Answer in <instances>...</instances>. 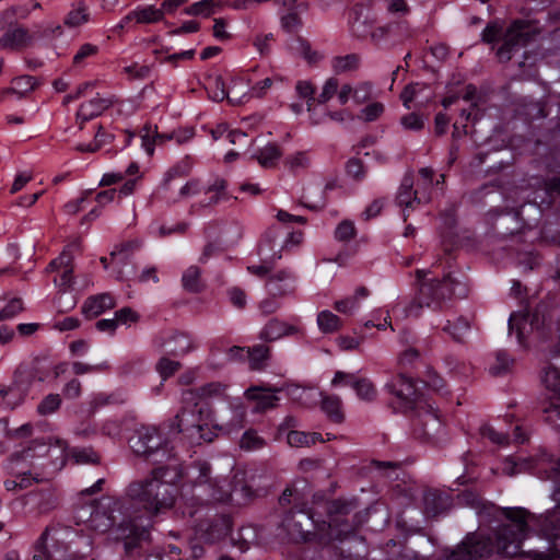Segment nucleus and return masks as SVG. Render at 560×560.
Wrapping results in <instances>:
<instances>
[{
    "mask_svg": "<svg viewBox=\"0 0 560 560\" xmlns=\"http://www.w3.org/2000/svg\"><path fill=\"white\" fill-rule=\"evenodd\" d=\"M141 243L137 240L116 245L108 257H101V264L105 269L113 265V271L117 280H130L136 275V266L131 261L132 255L140 249Z\"/></svg>",
    "mask_w": 560,
    "mask_h": 560,
    "instance_id": "9b49d317",
    "label": "nucleus"
},
{
    "mask_svg": "<svg viewBox=\"0 0 560 560\" xmlns=\"http://www.w3.org/2000/svg\"><path fill=\"white\" fill-rule=\"evenodd\" d=\"M231 493L225 502L236 501L237 504H246L255 497V491L244 480V474H235L231 487L226 483Z\"/></svg>",
    "mask_w": 560,
    "mask_h": 560,
    "instance_id": "bb28decb",
    "label": "nucleus"
},
{
    "mask_svg": "<svg viewBox=\"0 0 560 560\" xmlns=\"http://www.w3.org/2000/svg\"><path fill=\"white\" fill-rule=\"evenodd\" d=\"M529 521L537 529L540 537L555 545V548L548 552L529 551V553L533 555L534 560H550L555 557H560V552L556 547V541L560 538V511L551 509L538 516H530Z\"/></svg>",
    "mask_w": 560,
    "mask_h": 560,
    "instance_id": "9d476101",
    "label": "nucleus"
},
{
    "mask_svg": "<svg viewBox=\"0 0 560 560\" xmlns=\"http://www.w3.org/2000/svg\"><path fill=\"white\" fill-rule=\"evenodd\" d=\"M231 528V517L225 514H220L199 522L196 527V533L200 539L212 544L226 537Z\"/></svg>",
    "mask_w": 560,
    "mask_h": 560,
    "instance_id": "f3484780",
    "label": "nucleus"
},
{
    "mask_svg": "<svg viewBox=\"0 0 560 560\" xmlns=\"http://www.w3.org/2000/svg\"><path fill=\"white\" fill-rule=\"evenodd\" d=\"M422 410L423 413H419L413 423V435L422 442L438 443L444 432V425L431 405L427 402Z\"/></svg>",
    "mask_w": 560,
    "mask_h": 560,
    "instance_id": "4468645a",
    "label": "nucleus"
},
{
    "mask_svg": "<svg viewBox=\"0 0 560 560\" xmlns=\"http://www.w3.org/2000/svg\"><path fill=\"white\" fill-rule=\"evenodd\" d=\"M282 155L281 149L276 143H268L264 148L259 149L254 158L257 160L260 166L265 168H272L278 164Z\"/></svg>",
    "mask_w": 560,
    "mask_h": 560,
    "instance_id": "2f4dec72",
    "label": "nucleus"
},
{
    "mask_svg": "<svg viewBox=\"0 0 560 560\" xmlns=\"http://www.w3.org/2000/svg\"><path fill=\"white\" fill-rule=\"evenodd\" d=\"M396 201L399 207H405L404 209V220H407L406 209L413 208L415 203H420V199L418 197V192L413 190V178L412 176H405L399 186Z\"/></svg>",
    "mask_w": 560,
    "mask_h": 560,
    "instance_id": "c85d7f7f",
    "label": "nucleus"
},
{
    "mask_svg": "<svg viewBox=\"0 0 560 560\" xmlns=\"http://www.w3.org/2000/svg\"><path fill=\"white\" fill-rule=\"evenodd\" d=\"M221 3L217 0H201L192 3L191 5L184 9V13L192 16H205L208 18L215 12L217 8H220Z\"/></svg>",
    "mask_w": 560,
    "mask_h": 560,
    "instance_id": "58836bf2",
    "label": "nucleus"
},
{
    "mask_svg": "<svg viewBox=\"0 0 560 560\" xmlns=\"http://www.w3.org/2000/svg\"><path fill=\"white\" fill-rule=\"evenodd\" d=\"M179 476L177 466L159 468L151 479L131 482L125 495L107 498L96 506H82L77 524L83 522L97 533L112 529L114 539L122 541L126 556L140 555L142 544L150 536L149 521L143 518L142 512L158 514L173 508L177 497L174 482Z\"/></svg>",
    "mask_w": 560,
    "mask_h": 560,
    "instance_id": "f257e3e1",
    "label": "nucleus"
},
{
    "mask_svg": "<svg viewBox=\"0 0 560 560\" xmlns=\"http://www.w3.org/2000/svg\"><path fill=\"white\" fill-rule=\"evenodd\" d=\"M130 447L137 455H141L145 457L147 460L158 465L144 480L151 479L153 471L159 468L177 466L180 472V476L174 482V486L177 487V482L184 476L183 466L176 457L173 447H170L168 443L163 439L155 427L142 425L137 429L130 439ZM176 489L178 490V488Z\"/></svg>",
    "mask_w": 560,
    "mask_h": 560,
    "instance_id": "39448f33",
    "label": "nucleus"
},
{
    "mask_svg": "<svg viewBox=\"0 0 560 560\" xmlns=\"http://www.w3.org/2000/svg\"><path fill=\"white\" fill-rule=\"evenodd\" d=\"M502 515L511 523L498 529L495 549L505 557H514L523 552L522 542L528 535L530 513L523 508H504Z\"/></svg>",
    "mask_w": 560,
    "mask_h": 560,
    "instance_id": "423d86ee",
    "label": "nucleus"
},
{
    "mask_svg": "<svg viewBox=\"0 0 560 560\" xmlns=\"http://www.w3.org/2000/svg\"><path fill=\"white\" fill-rule=\"evenodd\" d=\"M192 469L197 471L192 481V498L198 501V504L226 501L231 494L226 489V480L212 477L211 465L207 460H196Z\"/></svg>",
    "mask_w": 560,
    "mask_h": 560,
    "instance_id": "6e6552de",
    "label": "nucleus"
},
{
    "mask_svg": "<svg viewBox=\"0 0 560 560\" xmlns=\"http://www.w3.org/2000/svg\"><path fill=\"white\" fill-rule=\"evenodd\" d=\"M23 301L20 298L11 299L5 306L0 311V320H9L14 318L21 312H23Z\"/></svg>",
    "mask_w": 560,
    "mask_h": 560,
    "instance_id": "13d9d810",
    "label": "nucleus"
},
{
    "mask_svg": "<svg viewBox=\"0 0 560 560\" xmlns=\"http://www.w3.org/2000/svg\"><path fill=\"white\" fill-rule=\"evenodd\" d=\"M229 404L233 408V418L226 423V430H240L243 428L246 415L245 408L242 406L241 401H229Z\"/></svg>",
    "mask_w": 560,
    "mask_h": 560,
    "instance_id": "6e6d98bb",
    "label": "nucleus"
},
{
    "mask_svg": "<svg viewBox=\"0 0 560 560\" xmlns=\"http://www.w3.org/2000/svg\"><path fill=\"white\" fill-rule=\"evenodd\" d=\"M72 457L78 464H98L100 456L91 447H75L72 450Z\"/></svg>",
    "mask_w": 560,
    "mask_h": 560,
    "instance_id": "603ef678",
    "label": "nucleus"
},
{
    "mask_svg": "<svg viewBox=\"0 0 560 560\" xmlns=\"http://www.w3.org/2000/svg\"><path fill=\"white\" fill-rule=\"evenodd\" d=\"M90 19L89 7L85 1L79 0L72 3L71 10L63 20V24L68 27H78L86 23Z\"/></svg>",
    "mask_w": 560,
    "mask_h": 560,
    "instance_id": "7c9ffc66",
    "label": "nucleus"
},
{
    "mask_svg": "<svg viewBox=\"0 0 560 560\" xmlns=\"http://www.w3.org/2000/svg\"><path fill=\"white\" fill-rule=\"evenodd\" d=\"M295 91L298 95L302 98H306L307 101V110L311 113V120L314 125H318L323 122V118L316 117L314 103H315V89L308 81H298L295 85Z\"/></svg>",
    "mask_w": 560,
    "mask_h": 560,
    "instance_id": "f704fd0d",
    "label": "nucleus"
},
{
    "mask_svg": "<svg viewBox=\"0 0 560 560\" xmlns=\"http://www.w3.org/2000/svg\"><path fill=\"white\" fill-rule=\"evenodd\" d=\"M470 329V323L466 317H458L454 324L447 322V325L443 328L444 331L448 332L452 338L462 342L464 339V335Z\"/></svg>",
    "mask_w": 560,
    "mask_h": 560,
    "instance_id": "49530a36",
    "label": "nucleus"
},
{
    "mask_svg": "<svg viewBox=\"0 0 560 560\" xmlns=\"http://www.w3.org/2000/svg\"><path fill=\"white\" fill-rule=\"evenodd\" d=\"M480 434L482 438L490 440L497 445L504 446L509 444V435L503 432H498L491 425H482L480 429Z\"/></svg>",
    "mask_w": 560,
    "mask_h": 560,
    "instance_id": "e2e57ef3",
    "label": "nucleus"
},
{
    "mask_svg": "<svg viewBox=\"0 0 560 560\" xmlns=\"http://www.w3.org/2000/svg\"><path fill=\"white\" fill-rule=\"evenodd\" d=\"M346 172L357 182H361L365 177V166L362 160L358 158H351L346 163Z\"/></svg>",
    "mask_w": 560,
    "mask_h": 560,
    "instance_id": "680f3d73",
    "label": "nucleus"
},
{
    "mask_svg": "<svg viewBox=\"0 0 560 560\" xmlns=\"http://www.w3.org/2000/svg\"><path fill=\"white\" fill-rule=\"evenodd\" d=\"M279 504L282 508H287L289 505H292L290 510H298L301 508L304 502L301 500V495L295 489L287 488L281 497L279 498Z\"/></svg>",
    "mask_w": 560,
    "mask_h": 560,
    "instance_id": "bf43d9fd",
    "label": "nucleus"
},
{
    "mask_svg": "<svg viewBox=\"0 0 560 560\" xmlns=\"http://www.w3.org/2000/svg\"><path fill=\"white\" fill-rule=\"evenodd\" d=\"M450 494L436 489H429L423 495L424 512L428 516L435 517L451 508Z\"/></svg>",
    "mask_w": 560,
    "mask_h": 560,
    "instance_id": "5701e85b",
    "label": "nucleus"
},
{
    "mask_svg": "<svg viewBox=\"0 0 560 560\" xmlns=\"http://www.w3.org/2000/svg\"><path fill=\"white\" fill-rule=\"evenodd\" d=\"M355 228L351 221H342L335 230V237L340 242H349L355 236Z\"/></svg>",
    "mask_w": 560,
    "mask_h": 560,
    "instance_id": "774afa93",
    "label": "nucleus"
},
{
    "mask_svg": "<svg viewBox=\"0 0 560 560\" xmlns=\"http://www.w3.org/2000/svg\"><path fill=\"white\" fill-rule=\"evenodd\" d=\"M302 329L277 317L269 319L259 332V339L266 342H272L285 336L298 335Z\"/></svg>",
    "mask_w": 560,
    "mask_h": 560,
    "instance_id": "412c9836",
    "label": "nucleus"
},
{
    "mask_svg": "<svg viewBox=\"0 0 560 560\" xmlns=\"http://www.w3.org/2000/svg\"><path fill=\"white\" fill-rule=\"evenodd\" d=\"M154 346L163 349L173 357H183L196 349L192 336L184 331H173L170 335H160L153 340Z\"/></svg>",
    "mask_w": 560,
    "mask_h": 560,
    "instance_id": "dca6fc26",
    "label": "nucleus"
},
{
    "mask_svg": "<svg viewBox=\"0 0 560 560\" xmlns=\"http://www.w3.org/2000/svg\"><path fill=\"white\" fill-rule=\"evenodd\" d=\"M207 92L211 100L221 102L228 97L225 84L221 75H214L208 79L206 85Z\"/></svg>",
    "mask_w": 560,
    "mask_h": 560,
    "instance_id": "37998d69",
    "label": "nucleus"
},
{
    "mask_svg": "<svg viewBox=\"0 0 560 560\" xmlns=\"http://www.w3.org/2000/svg\"><path fill=\"white\" fill-rule=\"evenodd\" d=\"M354 500H326L315 494L313 505L303 504L298 510L284 513L281 527L294 542H318L327 545L342 540L360 525Z\"/></svg>",
    "mask_w": 560,
    "mask_h": 560,
    "instance_id": "f03ea898",
    "label": "nucleus"
},
{
    "mask_svg": "<svg viewBox=\"0 0 560 560\" xmlns=\"http://www.w3.org/2000/svg\"><path fill=\"white\" fill-rule=\"evenodd\" d=\"M183 288L190 293H200L205 289V283L201 279V270L197 266L188 267L182 277Z\"/></svg>",
    "mask_w": 560,
    "mask_h": 560,
    "instance_id": "72a5a7b5",
    "label": "nucleus"
},
{
    "mask_svg": "<svg viewBox=\"0 0 560 560\" xmlns=\"http://www.w3.org/2000/svg\"><path fill=\"white\" fill-rule=\"evenodd\" d=\"M542 32L537 20H514L506 30L499 22H490L481 33L485 44H495L502 39L495 56L500 62H508L521 48L535 40Z\"/></svg>",
    "mask_w": 560,
    "mask_h": 560,
    "instance_id": "7ed1b4c3",
    "label": "nucleus"
},
{
    "mask_svg": "<svg viewBox=\"0 0 560 560\" xmlns=\"http://www.w3.org/2000/svg\"><path fill=\"white\" fill-rule=\"evenodd\" d=\"M141 144L144 151L152 155L154 153L155 145H161L166 141L174 139L173 132L160 133L156 126L147 124L140 131Z\"/></svg>",
    "mask_w": 560,
    "mask_h": 560,
    "instance_id": "a878e982",
    "label": "nucleus"
},
{
    "mask_svg": "<svg viewBox=\"0 0 560 560\" xmlns=\"http://www.w3.org/2000/svg\"><path fill=\"white\" fill-rule=\"evenodd\" d=\"M427 275L423 269L416 271L418 292L405 310L407 316L418 317L423 307L442 311L454 295H465L464 289L457 293L456 290L462 284L450 275L443 279H427Z\"/></svg>",
    "mask_w": 560,
    "mask_h": 560,
    "instance_id": "20e7f679",
    "label": "nucleus"
},
{
    "mask_svg": "<svg viewBox=\"0 0 560 560\" xmlns=\"http://www.w3.org/2000/svg\"><path fill=\"white\" fill-rule=\"evenodd\" d=\"M494 545L490 538L479 534H468L454 549L444 551L445 560H479L492 553Z\"/></svg>",
    "mask_w": 560,
    "mask_h": 560,
    "instance_id": "f8f14e48",
    "label": "nucleus"
},
{
    "mask_svg": "<svg viewBox=\"0 0 560 560\" xmlns=\"http://www.w3.org/2000/svg\"><path fill=\"white\" fill-rule=\"evenodd\" d=\"M80 532L62 524L46 527L34 546L31 560H70L69 556L59 551L58 545H65L67 551Z\"/></svg>",
    "mask_w": 560,
    "mask_h": 560,
    "instance_id": "0eeeda50",
    "label": "nucleus"
},
{
    "mask_svg": "<svg viewBox=\"0 0 560 560\" xmlns=\"http://www.w3.org/2000/svg\"><path fill=\"white\" fill-rule=\"evenodd\" d=\"M35 86V78L31 75H22L13 80V86L5 90V93H16L22 97L26 92L32 91Z\"/></svg>",
    "mask_w": 560,
    "mask_h": 560,
    "instance_id": "3c124183",
    "label": "nucleus"
},
{
    "mask_svg": "<svg viewBox=\"0 0 560 560\" xmlns=\"http://www.w3.org/2000/svg\"><path fill=\"white\" fill-rule=\"evenodd\" d=\"M350 380L349 384L354 389L357 396L364 401L371 402L376 399L377 389L371 380L366 377H357L354 374L337 371L331 381L332 386H338L342 380Z\"/></svg>",
    "mask_w": 560,
    "mask_h": 560,
    "instance_id": "a211bd4d",
    "label": "nucleus"
},
{
    "mask_svg": "<svg viewBox=\"0 0 560 560\" xmlns=\"http://www.w3.org/2000/svg\"><path fill=\"white\" fill-rule=\"evenodd\" d=\"M339 82L336 78H329L322 90V93L315 98L318 104H326L338 91Z\"/></svg>",
    "mask_w": 560,
    "mask_h": 560,
    "instance_id": "338daca9",
    "label": "nucleus"
},
{
    "mask_svg": "<svg viewBox=\"0 0 560 560\" xmlns=\"http://www.w3.org/2000/svg\"><path fill=\"white\" fill-rule=\"evenodd\" d=\"M384 105L380 102H374L366 105L361 109L359 118L365 122H372L378 119L384 113Z\"/></svg>",
    "mask_w": 560,
    "mask_h": 560,
    "instance_id": "052dcab7",
    "label": "nucleus"
},
{
    "mask_svg": "<svg viewBox=\"0 0 560 560\" xmlns=\"http://www.w3.org/2000/svg\"><path fill=\"white\" fill-rule=\"evenodd\" d=\"M114 104L112 98L94 97L82 103L77 112V122L80 129H83L84 122L102 115Z\"/></svg>",
    "mask_w": 560,
    "mask_h": 560,
    "instance_id": "4be33fe9",
    "label": "nucleus"
},
{
    "mask_svg": "<svg viewBox=\"0 0 560 560\" xmlns=\"http://www.w3.org/2000/svg\"><path fill=\"white\" fill-rule=\"evenodd\" d=\"M541 381L547 389L555 395H560V371L549 364L544 369Z\"/></svg>",
    "mask_w": 560,
    "mask_h": 560,
    "instance_id": "a18cd8bd",
    "label": "nucleus"
},
{
    "mask_svg": "<svg viewBox=\"0 0 560 560\" xmlns=\"http://www.w3.org/2000/svg\"><path fill=\"white\" fill-rule=\"evenodd\" d=\"M114 306V298L109 293H101L88 298L82 305L81 312L86 318L91 319Z\"/></svg>",
    "mask_w": 560,
    "mask_h": 560,
    "instance_id": "393cba45",
    "label": "nucleus"
},
{
    "mask_svg": "<svg viewBox=\"0 0 560 560\" xmlns=\"http://www.w3.org/2000/svg\"><path fill=\"white\" fill-rule=\"evenodd\" d=\"M513 362V359H511L506 352L498 351L495 363L490 366L489 372L493 376H501L510 371Z\"/></svg>",
    "mask_w": 560,
    "mask_h": 560,
    "instance_id": "09e8293b",
    "label": "nucleus"
},
{
    "mask_svg": "<svg viewBox=\"0 0 560 560\" xmlns=\"http://www.w3.org/2000/svg\"><path fill=\"white\" fill-rule=\"evenodd\" d=\"M270 358V348L265 345H256L247 347L246 360L249 362V368L254 371H260L266 366L267 360Z\"/></svg>",
    "mask_w": 560,
    "mask_h": 560,
    "instance_id": "473e14b6",
    "label": "nucleus"
},
{
    "mask_svg": "<svg viewBox=\"0 0 560 560\" xmlns=\"http://www.w3.org/2000/svg\"><path fill=\"white\" fill-rule=\"evenodd\" d=\"M228 385L221 382H211L196 389L200 398H225Z\"/></svg>",
    "mask_w": 560,
    "mask_h": 560,
    "instance_id": "a19ab883",
    "label": "nucleus"
},
{
    "mask_svg": "<svg viewBox=\"0 0 560 560\" xmlns=\"http://www.w3.org/2000/svg\"><path fill=\"white\" fill-rule=\"evenodd\" d=\"M113 138H114L113 135L106 132L104 130L103 126L98 125L96 133L94 136V140L89 144H84V143L78 144L75 147V150L79 152L93 153V152L98 151L105 144L109 143L113 140Z\"/></svg>",
    "mask_w": 560,
    "mask_h": 560,
    "instance_id": "e433bc0d",
    "label": "nucleus"
},
{
    "mask_svg": "<svg viewBox=\"0 0 560 560\" xmlns=\"http://www.w3.org/2000/svg\"><path fill=\"white\" fill-rule=\"evenodd\" d=\"M49 452V446L43 439L33 440L28 446L21 452L11 455L12 462L25 460L33 462L35 458L45 457Z\"/></svg>",
    "mask_w": 560,
    "mask_h": 560,
    "instance_id": "c756f323",
    "label": "nucleus"
},
{
    "mask_svg": "<svg viewBox=\"0 0 560 560\" xmlns=\"http://www.w3.org/2000/svg\"><path fill=\"white\" fill-rule=\"evenodd\" d=\"M400 124L406 130L420 131L424 128V119L420 114L409 113L400 118Z\"/></svg>",
    "mask_w": 560,
    "mask_h": 560,
    "instance_id": "69168bd1",
    "label": "nucleus"
},
{
    "mask_svg": "<svg viewBox=\"0 0 560 560\" xmlns=\"http://www.w3.org/2000/svg\"><path fill=\"white\" fill-rule=\"evenodd\" d=\"M375 0H369L366 3H357L350 12L351 34L363 40H368L369 34L375 26L376 16L372 12Z\"/></svg>",
    "mask_w": 560,
    "mask_h": 560,
    "instance_id": "2eb2a0df",
    "label": "nucleus"
},
{
    "mask_svg": "<svg viewBox=\"0 0 560 560\" xmlns=\"http://www.w3.org/2000/svg\"><path fill=\"white\" fill-rule=\"evenodd\" d=\"M138 24H152L163 20V10L154 5L139 7L132 10V16Z\"/></svg>",
    "mask_w": 560,
    "mask_h": 560,
    "instance_id": "c9c22d12",
    "label": "nucleus"
},
{
    "mask_svg": "<svg viewBox=\"0 0 560 560\" xmlns=\"http://www.w3.org/2000/svg\"><path fill=\"white\" fill-rule=\"evenodd\" d=\"M122 402H125V399L118 394L100 393L94 396L91 406L93 409H97L107 405H118Z\"/></svg>",
    "mask_w": 560,
    "mask_h": 560,
    "instance_id": "0e129e2a",
    "label": "nucleus"
},
{
    "mask_svg": "<svg viewBox=\"0 0 560 560\" xmlns=\"http://www.w3.org/2000/svg\"><path fill=\"white\" fill-rule=\"evenodd\" d=\"M317 324L323 332L330 334L339 329L341 326V320L330 311H322L317 315Z\"/></svg>",
    "mask_w": 560,
    "mask_h": 560,
    "instance_id": "c03bdc74",
    "label": "nucleus"
},
{
    "mask_svg": "<svg viewBox=\"0 0 560 560\" xmlns=\"http://www.w3.org/2000/svg\"><path fill=\"white\" fill-rule=\"evenodd\" d=\"M385 389L397 399L401 412L421 411L427 405L424 395L418 390L416 383L405 374H398L386 383Z\"/></svg>",
    "mask_w": 560,
    "mask_h": 560,
    "instance_id": "1a4fd4ad",
    "label": "nucleus"
},
{
    "mask_svg": "<svg viewBox=\"0 0 560 560\" xmlns=\"http://www.w3.org/2000/svg\"><path fill=\"white\" fill-rule=\"evenodd\" d=\"M537 474L540 479L560 483V459L541 460L537 466Z\"/></svg>",
    "mask_w": 560,
    "mask_h": 560,
    "instance_id": "4c0bfd02",
    "label": "nucleus"
},
{
    "mask_svg": "<svg viewBox=\"0 0 560 560\" xmlns=\"http://www.w3.org/2000/svg\"><path fill=\"white\" fill-rule=\"evenodd\" d=\"M199 419L197 422L194 421L195 411H188L183 409L176 415V422L178 431L186 434V436L194 443L212 442L215 436L214 431L209 427L202 419L203 409L198 408Z\"/></svg>",
    "mask_w": 560,
    "mask_h": 560,
    "instance_id": "ddd939ff",
    "label": "nucleus"
},
{
    "mask_svg": "<svg viewBox=\"0 0 560 560\" xmlns=\"http://www.w3.org/2000/svg\"><path fill=\"white\" fill-rule=\"evenodd\" d=\"M359 65L360 58L355 54L335 57L332 60V69L338 74L357 70Z\"/></svg>",
    "mask_w": 560,
    "mask_h": 560,
    "instance_id": "ea45409f",
    "label": "nucleus"
},
{
    "mask_svg": "<svg viewBox=\"0 0 560 560\" xmlns=\"http://www.w3.org/2000/svg\"><path fill=\"white\" fill-rule=\"evenodd\" d=\"M266 288L273 298L292 295L296 289L295 276L289 269L279 270L268 278Z\"/></svg>",
    "mask_w": 560,
    "mask_h": 560,
    "instance_id": "6ab92c4d",
    "label": "nucleus"
},
{
    "mask_svg": "<svg viewBox=\"0 0 560 560\" xmlns=\"http://www.w3.org/2000/svg\"><path fill=\"white\" fill-rule=\"evenodd\" d=\"M245 397L248 400L255 401L254 411L264 412L270 408L276 407L279 398L275 395V390L270 388L253 386L246 389Z\"/></svg>",
    "mask_w": 560,
    "mask_h": 560,
    "instance_id": "b1692460",
    "label": "nucleus"
},
{
    "mask_svg": "<svg viewBox=\"0 0 560 560\" xmlns=\"http://www.w3.org/2000/svg\"><path fill=\"white\" fill-rule=\"evenodd\" d=\"M61 397L59 394H48L37 406V412L40 416H48L56 412L61 406Z\"/></svg>",
    "mask_w": 560,
    "mask_h": 560,
    "instance_id": "de8ad7c7",
    "label": "nucleus"
},
{
    "mask_svg": "<svg viewBox=\"0 0 560 560\" xmlns=\"http://www.w3.org/2000/svg\"><path fill=\"white\" fill-rule=\"evenodd\" d=\"M373 84L364 81L352 86V100L355 104L360 105L368 102L372 97Z\"/></svg>",
    "mask_w": 560,
    "mask_h": 560,
    "instance_id": "4d7b16f0",
    "label": "nucleus"
},
{
    "mask_svg": "<svg viewBox=\"0 0 560 560\" xmlns=\"http://www.w3.org/2000/svg\"><path fill=\"white\" fill-rule=\"evenodd\" d=\"M405 25L406 24L402 22H393L381 26H374L373 30L371 31V34H369L368 39L375 45H380L381 43L389 38L394 28L402 27Z\"/></svg>",
    "mask_w": 560,
    "mask_h": 560,
    "instance_id": "79ce46f5",
    "label": "nucleus"
},
{
    "mask_svg": "<svg viewBox=\"0 0 560 560\" xmlns=\"http://www.w3.org/2000/svg\"><path fill=\"white\" fill-rule=\"evenodd\" d=\"M320 409L334 423L340 424L346 419L342 400L337 395L322 394Z\"/></svg>",
    "mask_w": 560,
    "mask_h": 560,
    "instance_id": "cd10ccee",
    "label": "nucleus"
},
{
    "mask_svg": "<svg viewBox=\"0 0 560 560\" xmlns=\"http://www.w3.org/2000/svg\"><path fill=\"white\" fill-rule=\"evenodd\" d=\"M284 165L293 173L306 170L311 165V160L305 152H296L285 159Z\"/></svg>",
    "mask_w": 560,
    "mask_h": 560,
    "instance_id": "864d4df0",
    "label": "nucleus"
},
{
    "mask_svg": "<svg viewBox=\"0 0 560 560\" xmlns=\"http://www.w3.org/2000/svg\"><path fill=\"white\" fill-rule=\"evenodd\" d=\"M180 368V362L171 360L167 357H162L155 365L156 372L163 380L173 376Z\"/></svg>",
    "mask_w": 560,
    "mask_h": 560,
    "instance_id": "8fccbe9b",
    "label": "nucleus"
},
{
    "mask_svg": "<svg viewBox=\"0 0 560 560\" xmlns=\"http://www.w3.org/2000/svg\"><path fill=\"white\" fill-rule=\"evenodd\" d=\"M34 36L22 25L9 27L0 37V48L22 50L33 44Z\"/></svg>",
    "mask_w": 560,
    "mask_h": 560,
    "instance_id": "aec40b11",
    "label": "nucleus"
},
{
    "mask_svg": "<svg viewBox=\"0 0 560 560\" xmlns=\"http://www.w3.org/2000/svg\"><path fill=\"white\" fill-rule=\"evenodd\" d=\"M541 411L546 415L548 422H555L560 419V394L550 397L549 401H544Z\"/></svg>",
    "mask_w": 560,
    "mask_h": 560,
    "instance_id": "5fc2aeb1",
    "label": "nucleus"
}]
</instances>
